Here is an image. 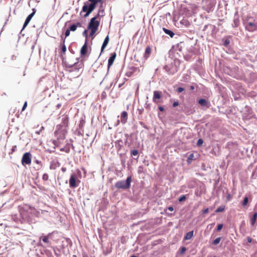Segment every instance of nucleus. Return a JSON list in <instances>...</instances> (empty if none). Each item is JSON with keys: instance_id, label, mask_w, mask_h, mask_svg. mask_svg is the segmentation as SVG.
I'll return each instance as SVG.
<instances>
[{"instance_id": "f257e3e1", "label": "nucleus", "mask_w": 257, "mask_h": 257, "mask_svg": "<svg viewBox=\"0 0 257 257\" xmlns=\"http://www.w3.org/2000/svg\"><path fill=\"white\" fill-rule=\"evenodd\" d=\"M90 2L85 3L82 7L81 13L85 12L84 17H88L90 13L95 9L96 5L100 3L101 5L103 4L102 0H88Z\"/></svg>"}, {"instance_id": "f03ea898", "label": "nucleus", "mask_w": 257, "mask_h": 257, "mask_svg": "<svg viewBox=\"0 0 257 257\" xmlns=\"http://www.w3.org/2000/svg\"><path fill=\"white\" fill-rule=\"evenodd\" d=\"M99 16V14H97V16L94 17L91 19L87 28L88 30L91 31L90 33V37H93L95 33L97 32L98 29V27L100 24V20H97V17Z\"/></svg>"}, {"instance_id": "7ed1b4c3", "label": "nucleus", "mask_w": 257, "mask_h": 257, "mask_svg": "<svg viewBox=\"0 0 257 257\" xmlns=\"http://www.w3.org/2000/svg\"><path fill=\"white\" fill-rule=\"evenodd\" d=\"M131 182L132 177L129 176L125 181L121 180L116 182L115 184V187L117 189H128L130 188Z\"/></svg>"}, {"instance_id": "20e7f679", "label": "nucleus", "mask_w": 257, "mask_h": 257, "mask_svg": "<svg viewBox=\"0 0 257 257\" xmlns=\"http://www.w3.org/2000/svg\"><path fill=\"white\" fill-rule=\"evenodd\" d=\"M245 28L249 32H253L257 30V22L255 20L251 22L247 21L245 23Z\"/></svg>"}, {"instance_id": "39448f33", "label": "nucleus", "mask_w": 257, "mask_h": 257, "mask_svg": "<svg viewBox=\"0 0 257 257\" xmlns=\"http://www.w3.org/2000/svg\"><path fill=\"white\" fill-rule=\"evenodd\" d=\"M32 155L30 153L24 154L22 159V164L23 166L30 165L31 164Z\"/></svg>"}, {"instance_id": "423d86ee", "label": "nucleus", "mask_w": 257, "mask_h": 257, "mask_svg": "<svg viewBox=\"0 0 257 257\" xmlns=\"http://www.w3.org/2000/svg\"><path fill=\"white\" fill-rule=\"evenodd\" d=\"M80 182L79 180H77V176L75 174L70 176L69 179V185L71 188H75L77 187L78 183Z\"/></svg>"}, {"instance_id": "0eeeda50", "label": "nucleus", "mask_w": 257, "mask_h": 257, "mask_svg": "<svg viewBox=\"0 0 257 257\" xmlns=\"http://www.w3.org/2000/svg\"><path fill=\"white\" fill-rule=\"evenodd\" d=\"M116 56V54L115 52H113L111 54V56L109 57L108 61V69H109L113 64Z\"/></svg>"}, {"instance_id": "6e6552de", "label": "nucleus", "mask_w": 257, "mask_h": 257, "mask_svg": "<svg viewBox=\"0 0 257 257\" xmlns=\"http://www.w3.org/2000/svg\"><path fill=\"white\" fill-rule=\"evenodd\" d=\"M36 13V11L34 9H33V12L32 13L30 14L27 18H26V20H25V22L23 25V29H25V28L28 25L29 22H30L31 20L32 19V17L34 16Z\"/></svg>"}, {"instance_id": "1a4fd4ad", "label": "nucleus", "mask_w": 257, "mask_h": 257, "mask_svg": "<svg viewBox=\"0 0 257 257\" xmlns=\"http://www.w3.org/2000/svg\"><path fill=\"white\" fill-rule=\"evenodd\" d=\"M161 93H162V92L159 91H154V96L153 97V100L154 102L158 103L157 100L161 98Z\"/></svg>"}, {"instance_id": "9d476101", "label": "nucleus", "mask_w": 257, "mask_h": 257, "mask_svg": "<svg viewBox=\"0 0 257 257\" xmlns=\"http://www.w3.org/2000/svg\"><path fill=\"white\" fill-rule=\"evenodd\" d=\"M127 113L125 111H123L121 113L120 121L122 123L124 124L127 121Z\"/></svg>"}, {"instance_id": "9b49d317", "label": "nucleus", "mask_w": 257, "mask_h": 257, "mask_svg": "<svg viewBox=\"0 0 257 257\" xmlns=\"http://www.w3.org/2000/svg\"><path fill=\"white\" fill-rule=\"evenodd\" d=\"M198 103L202 106H206L207 108H209L210 106L209 102L205 99H200L198 100Z\"/></svg>"}, {"instance_id": "f8f14e48", "label": "nucleus", "mask_w": 257, "mask_h": 257, "mask_svg": "<svg viewBox=\"0 0 257 257\" xmlns=\"http://www.w3.org/2000/svg\"><path fill=\"white\" fill-rule=\"evenodd\" d=\"M109 37L108 36H107L104 41H103V43L102 44V45L101 46V53H100V55L101 54V53H103L104 49L105 48V47H106V46L107 45L108 42H109Z\"/></svg>"}, {"instance_id": "ddd939ff", "label": "nucleus", "mask_w": 257, "mask_h": 257, "mask_svg": "<svg viewBox=\"0 0 257 257\" xmlns=\"http://www.w3.org/2000/svg\"><path fill=\"white\" fill-rule=\"evenodd\" d=\"M87 51V45L86 42L83 45L80 50V54L81 56H84L86 54Z\"/></svg>"}, {"instance_id": "4468645a", "label": "nucleus", "mask_w": 257, "mask_h": 257, "mask_svg": "<svg viewBox=\"0 0 257 257\" xmlns=\"http://www.w3.org/2000/svg\"><path fill=\"white\" fill-rule=\"evenodd\" d=\"M65 39H63L62 42L60 44V46L61 47V51L62 53H63V54H64L66 51V47L65 45Z\"/></svg>"}, {"instance_id": "2eb2a0df", "label": "nucleus", "mask_w": 257, "mask_h": 257, "mask_svg": "<svg viewBox=\"0 0 257 257\" xmlns=\"http://www.w3.org/2000/svg\"><path fill=\"white\" fill-rule=\"evenodd\" d=\"M151 52V48L150 46H148L145 50V52L144 54V58L147 59L149 57Z\"/></svg>"}, {"instance_id": "dca6fc26", "label": "nucleus", "mask_w": 257, "mask_h": 257, "mask_svg": "<svg viewBox=\"0 0 257 257\" xmlns=\"http://www.w3.org/2000/svg\"><path fill=\"white\" fill-rule=\"evenodd\" d=\"M81 27V24L79 22L77 23L76 24L72 25L69 28V30L71 31H76L77 27Z\"/></svg>"}, {"instance_id": "f3484780", "label": "nucleus", "mask_w": 257, "mask_h": 257, "mask_svg": "<svg viewBox=\"0 0 257 257\" xmlns=\"http://www.w3.org/2000/svg\"><path fill=\"white\" fill-rule=\"evenodd\" d=\"M163 30L166 34L169 35L171 38L173 37L175 35L173 32L166 28H163Z\"/></svg>"}, {"instance_id": "a211bd4d", "label": "nucleus", "mask_w": 257, "mask_h": 257, "mask_svg": "<svg viewBox=\"0 0 257 257\" xmlns=\"http://www.w3.org/2000/svg\"><path fill=\"white\" fill-rule=\"evenodd\" d=\"M193 236V231H191L188 232H187L185 237L184 239L185 240H189Z\"/></svg>"}, {"instance_id": "6ab92c4d", "label": "nucleus", "mask_w": 257, "mask_h": 257, "mask_svg": "<svg viewBox=\"0 0 257 257\" xmlns=\"http://www.w3.org/2000/svg\"><path fill=\"white\" fill-rule=\"evenodd\" d=\"M257 218V212H254L251 218L250 223L251 225H254L255 223L256 219Z\"/></svg>"}, {"instance_id": "aec40b11", "label": "nucleus", "mask_w": 257, "mask_h": 257, "mask_svg": "<svg viewBox=\"0 0 257 257\" xmlns=\"http://www.w3.org/2000/svg\"><path fill=\"white\" fill-rule=\"evenodd\" d=\"M50 234H49L48 235H46V236H41L40 239H42L43 240V241H44V242L45 243H49V236H50Z\"/></svg>"}, {"instance_id": "412c9836", "label": "nucleus", "mask_w": 257, "mask_h": 257, "mask_svg": "<svg viewBox=\"0 0 257 257\" xmlns=\"http://www.w3.org/2000/svg\"><path fill=\"white\" fill-rule=\"evenodd\" d=\"M224 209H225V206H224V205L220 206L216 210L215 212L217 213L222 212L224 210Z\"/></svg>"}, {"instance_id": "4be33fe9", "label": "nucleus", "mask_w": 257, "mask_h": 257, "mask_svg": "<svg viewBox=\"0 0 257 257\" xmlns=\"http://www.w3.org/2000/svg\"><path fill=\"white\" fill-rule=\"evenodd\" d=\"M221 237H218V238H216L214 240V241H213V244H214V245H217L218 244L220 240H221Z\"/></svg>"}, {"instance_id": "5701e85b", "label": "nucleus", "mask_w": 257, "mask_h": 257, "mask_svg": "<svg viewBox=\"0 0 257 257\" xmlns=\"http://www.w3.org/2000/svg\"><path fill=\"white\" fill-rule=\"evenodd\" d=\"M248 197H245L244 198V199H243V202H242V205L243 206H246L247 205V203H248Z\"/></svg>"}, {"instance_id": "b1692460", "label": "nucleus", "mask_w": 257, "mask_h": 257, "mask_svg": "<svg viewBox=\"0 0 257 257\" xmlns=\"http://www.w3.org/2000/svg\"><path fill=\"white\" fill-rule=\"evenodd\" d=\"M42 179L44 181H47L49 179V175L47 173H45L43 175Z\"/></svg>"}, {"instance_id": "393cba45", "label": "nucleus", "mask_w": 257, "mask_h": 257, "mask_svg": "<svg viewBox=\"0 0 257 257\" xmlns=\"http://www.w3.org/2000/svg\"><path fill=\"white\" fill-rule=\"evenodd\" d=\"M60 151H64L66 153H69L70 152V148L68 147V148H66V147H65V148H61L60 149Z\"/></svg>"}, {"instance_id": "a878e982", "label": "nucleus", "mask_w": 257, "mask_h": 257, "mask_svg": "<svg viewBox=\"0 0 257 257\" xmlns=\"http://www.w3.org/2000/svg\"><path fill=\"white\" fill-rule=\"evenodd\" d=\"M138 154V151L137 150H133L131 151V155L133 156H137Z\"/></svg>"}, {"instance_id": "bb28decb", "label": "nucleus", "mask_w": 257, "mask_h": 257, "mask_svg": "<svg viewBox=\"0 0 257 257\" xmlns=\"http://www.w3.org/2000/svg\"><path fill=\"white\" fill-rule=\"evenodd\" d=\"M186 199V197L185 195H182L179 198V202H182L183 201H185Z\"/></svg>"}, {"instance_id": "cd10ccee", "label": "nucleus", "mask_w": 257, "mask_h": 257, "mask_svg": "<svg viewBox=\"0 0 257 257\" xmlns=\"http://www.w3.org/2000/svg\"><path fill=\"white\" fill-rule=\"evenodd\" d=\"M222 227H223V224H219L217 226L216 230L217 231H219L220 230H221L222 229Z\"/></svg>"}, {"instance_id": "c85d7f7f", "label": "nucleus", "mask_w": 257, "mask_h": 257, "mask_svg": "<svg viewBox=\"0 0 257 257\" xmlns=\"http://www.w3.org/2000/svg\"><path fill=\"white\" fill-rule=\"evenodd\" d=\"M70 30L69 29H67V30L65 31V38H64L65 39V38H66L67 37H68V36H69V35H70Z\"/></svg>"}, {"instance_id": "c756f323", "label": "nucleus", "mask_w": 257, "mask_h": 257, "mask_svg": "<svg viewBox=\"0 0 257 257\" xmlns=\"http://www.w3.org/2000/svg\"><path fill=\"white\" fill-rule=\"evenodd\" d=\"M230 43V41L228 39H226L224 42V46H227Z\"/></svg>"}, {"instance_id": "7c9ffc66", "label": "nucleus", "mask_w": 257, "mask_h": 257, "mask_svg": "<svg viewBox=\"0 0 257 257\" xmlns=\"http://www.w3.org/2000/svg\"><path fill=\"white\" fill-rule=\"evenodd\" d=\"M184 90V88L183 87H178L177 89V92L179 93H181L182 91H183Z\"/></svg>"}, {"instance_id": "2f4dec72", "label": "nucleus", "mask_w": 257, "mask_h": 257, "mask_svg": "<svg viewBox=\"0 0 257 257\" xmlns=\"http://www.w3.org/2000/svg\"><path fill=\"white\" fill-rule=\"evenodd\" d=\"M203 143V140L201 139H200L197 141V145L198 146H201Z\"/></svg>"}, {"instance_id": "473e14b6", "label": "nucleus", "mask_w": 257, "mask_h": 257, "mask_svg": "<svg viewBox=\"0 0 257 257\" xmlns=\"http://www.w3.org/2000/svg\"><path fill=\"white\" fill-rule=\"evenodd\" d=\"M27 102L26 101L22 107V111L25 110V109H26V108L27 107Z\"/></svg>"}, {"instance_id": "72a5a7b5", "label": "nucleus", "mask_w": 257, "mask_h": 257, "mask_svg": "<svg viewBox=\"0 0 257 257\" xmlns=\"http://www.w3.org/2000/svg\"><path fill=\"white\" fill-rule=\"evenodd\" d=\"M87 31L86 30H84L83 32V36L86 38H87Z\"/></svg>"}, {"instance_id": "f704fd0d", "label": "nucleus", "mask_w": 257, "mask_h": 257, "mask_svg": "<svg viewBox=\"0 0 257 257\" xmlns=\"http://www.w3.org/2000/svg\"><path fill=\"white\" fill-rule=\"evenodd\" d=\"M186 250V248L185 247H182L181 248V253H183Z\"/></svg>"}, {"instance_id": "c9c22d12", "label": "nucleus", "mask_w": 257, "mask_h": 257, "mask_svg": "<svg viewBox=\"0 0 257 257\" xmlns=\"http://www.w3.org/2000/svg\"><path fill=\"white\" fill-rule=\"evenodd\" d=\"M179 105V102L178 101H174L173 103V107H176Z\"/></svg>"}, {"instance_id": "e433bc0d", "label": "nucleus", "mask_w": 257, "mask_h": 257, "mask_svg": "<svg viewBox=\"0 0 257 257\" xmlns=\"http://www.w3.org/2000/svg\"><path fill=\"white\" fill-rule=\"evenodd\" d=\"M209 211V209L208 208H206L205 209L203 210L202 212L203 214H206L208 213Z\"/></svg>"}, {"instance_id": "4c0bfd02", "label": "nucleus", "mask_w": 257, "mask_h": 257, "mask_svg": "<svg viewBox=\"0 0 257 257\" xmlns=\"http://www.w3.org/2000/svg\"><path fill=\"white\" fill-rule=\"evenodd\" d=\"M247 242L249 243H251L252 242V238L249 236L247 237Z\"/></svg>"}, {"instance_id": "58836bf2", "label": "nucleus", "mask_w": 257, "mask_h": 257, "mask_svg": "<svg viewBox=\"0 0 257 257\" xmlns=\"http://www.w3.org/2000/svg\"><path fill=\"white\" fill-rule=\"evenodd\" d=\"M16 148H17V146H14L13 147V148L12 149V153L16 151Z\"/></svg>"}, {"instance_id": "ea45409f", "label": "nucleus", "mask_w": 257, "mask_h": 257, "mask_svg": "<svg viewBox=\"0 0 257 257\" xmlns=\"http://www.w3.org/2000/svg\"><path fill=\"white\" fill-rule=\"evenodd\" d=\"M168 209L171 211H173L174 210V208L173 206H170L168 208Z\"/></svg>"}, {"instance_id": "a19ab883", "label": "nucleus", "mask_w": 257, "mask_h": 257, "mask_svg": "<svg viewBox=\"0 0 257 257\" xmlns=\"http://www.w3.org/2000/svg\"><path fill=\"white\" fill-rule=\"evenodd\" d=\"M159 109L161 111H163L164 110V108L162 107V106H159Z\"/></svg>"}, {"instance_id": "79ce46f5", "label": "nucleus", "mask_w": 257, "mask_h": 257, "mask_svg": "<svg viewBox=\"0 0 257 257\" xmlns=\"http://www.w3.org/2000/svg\"><path fill=\"white\" fill-rule=\"evenodd\" d=\"M214 224H209L207 226V227H209V226H210V228H211L212 226H213Z\"/></svg>"}, {"instance_id": "37998d69", "label": "nucleus", "mask_w": 257, "mask_h": 257, "mask_svg": "<svg viewBox=\"0 0 257 257\" xmlns=\"http://www.w3.org/2000/svg\"><path fill=\"white\" fill-rule=\"evenodd\" d=\"M62 171L63 172H65V171H66V168H62Z\"/></svg>"}, {"instance_id": "c03bdc74", "label": "nucleus", "mask_w": 257, "mask_h": 257, "mask_svg": "<svg viewBox=\"0 0 257 257\" xmlns=\"http://www.w3.org/2000/svg\"><path fill=\"white\" fill-rule=\"evenodd\" d=\"M190 89H191V90H194V87L193 86H190Z\"/></svg>"}, {"instance_id": "a18cd8bd", "label": "nucleus", "mask_w": 257, "mask_h": 257, "mask_svg": "<svg viewBox=\"0 0 257 257\" xmlns=\"http://www.w3.org/2000/svg\"><path fill=\"white\" fill-rule=\"evenodd\" d=\"M227 198L228 200H229V199H230V195H228L227 196Z\"/></svg>"}, {"instance_id": "49530a36", "label": "nucleus", "mask_w": 257, "mask_h": 257, "mask_svg": "<svg viewBox=\"0 0 257 257\" xmlns=\"http://www.w3.org/2000/svg\"><path fill=\"white\" fill-rule=\"evenodd\" d=\"M119 120H117V124H116V125H118V124H119Z\"/></svg>"}, {"instance_id": "de8ad7c7", "label": "nucleus", "mask_w": 257, "mask_h": 257, "mask_svg": "<svg viewBox=\"0 0 257 257\" xmlns=\"http://www.w3.org/2000/svg\"><path fill=\"white\" fill-rule=\"evenodd\" d=\"M131 257H138V256L137 255H132Z\"/></svg>"}, {"instance_id": "09e8293b", "label": "nucleus", "mask_w": 257, "mask_h": 257, "mask_svg": "<svg viewBox=\"0 0 257 257\" xmlns=\"http://www.w3.org/2000/svg\"><path fill=\"white\" fill-rule=\"evenodd\" d=\"M213 257H216V256H213Z\"/></svg>"}]
</instances>
